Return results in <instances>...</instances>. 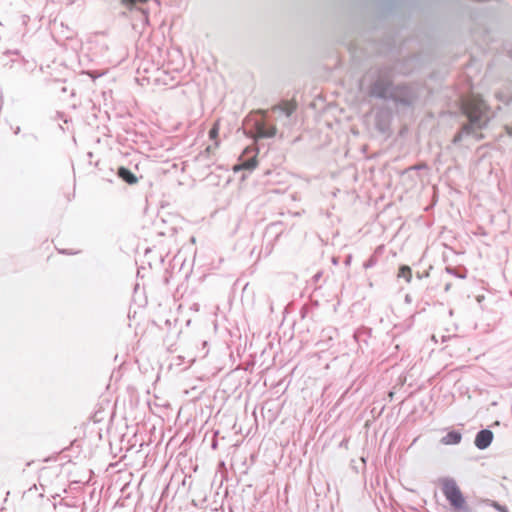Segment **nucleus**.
Listing matches in <instances>:
<instances>
[{"instance_id": "2eb2a0df", "label": "nucleus", "mask_w": 512, "mask_h": 512, "mask_svg": "<svg viewBox=\"0 0 512 512\" xmlns=\"http://www.w3.org/2000/svg\"><path fill=\"white\" fill-rule=\"evenodd\" d=\"M446 272L448 274L453 275L454 277H457L459 279H465L467 277V269L465 266L459 265V266H446L445 268Z\"/></svg>"}, {"instance_id": "aec40b11", "label": "nucleus", "mask_w": 512, "mask_h": 512, "mask_svg": "<svg viewBox=\"0 0 512 512\" xmlns=\"http://www.w3.org/2000/svg\"><path fill=\"white\" fill-rule=\"evenodd\" d=\"M491 506L494 507L499 512H508V508L506 506L501 505L496 501H491Z\"/></svg>"}, {"instance_id": "72a5a7b5", "label": "nucleus", "mask_w": 512, "mask_h": 512, "mask_svg": "<svg viewBox=\"0 0 512 512\" xmlns=\"http://www.w3.org/2000/svg\"><path fill=\"white\" fill-rule=\"evenodd\" d=\"M512 100V97L506 100V104H508Z\"/></svg>"}, {"instance_id": "ddd939ff", "label": "nucleus", "mask_w": 512, "mask_h": 512, "mask_svg": "<svg viewBox=\"0 0 512 512\" xmlns=\"http://www.w3.org/2000/svg\"><path fill=\"white\" fill-rule=\"evenodd\" d=\"M462 440V434L458 430L449 431L444 437L441 438V443L444 445H457Z\"/></svg>"}, {"instance_id": "dca6fc26", "label": "nucleus", "mask_w": 512, "mask_h": 512, "mask_svg": "<svg viewBox=\"0 0 512 512\" xmlns=\"http://www.w3.org/2000/svg\"><path fill=\"white\" fill-rule=\"evenodd\" d=\"M398 277L404 278L407 283L412 280V269L408 265H401L398 270Z\"/></svg>"}, {"instance_id": "6ab92c4d", "label": "nucleus", "mask_w": 512, "mask_h": 512, "mask_svg": "<svg viewBox=\"0 0 512 512\" xmlns=\"http://www.w3.org/2000/svg\"><path fill=\"white\" fill-rule=\"evenodd\" d=\"M159 80L164 84V85H171V87H174L176 85H178V81L177 82H174V77H170L168 73L164 72V76L162 78H159Z\"/></svg>"}, {"instance_id": "bb28decb", "label": "nucleus", "mask_w": 512, "mask_h": 512, "mask_svg": "<svg viewBox=\"0 0 512 512\" xmlns=\"http://www.w3.org/2000/svg\"><path fill=\"white\" fill-rule=\"evenodd\" d=\"M321 276H322V273H321V272H318V273H316V274L313 276V280H314L315 282H317V281L321 278Z\"/></svg>"}, {"instance_id": "9d476101", "label": "nucleus", "mask_w": 512, "mask_h": 512, "mask_svg": "<svg viewBox=\"0 0 512 512\" xmlns=\"http://www.w3.org/2000/svg\"><path fill=\"white\" fill-rule=\"evenodd\" d=\"M391 115L388 111L380 110L375 114V128L380 133H386L390 129Z\"/></svg>"}, {"instance_id": "f3484780", "label": "nucleus", "mask_w": 512, "mask_h": 512, "mask_svg": "<svg viewBox=\"0 0 512 512\" xmlns=\"http://www.w3.org/2000/svg\"><path fill=\"white\" fill-rule=\"evenodd\" d=\"M380 247L375 250V252L363 263V267L365 269H369L374 267L378 262V251Z\"/></svg>"}, {"instance_id": "7ed1b4c3", "label": "nucleus", "mask_w": 512, "mask_h": 512, "mask_svg": "<svg viewBox=\"0 0 512 512\" xmlns=\"http://www.w3.org/2000/svg\"><path fill=\"white\" fill-rule=\"evenodd\" d=\"M393 86V70L383 66L373 73L367 93L372 98L388 101Z\"/></svg>"}, {"instance_id": "c756f323", "label": "nucleus", "mask_w": 512, "mask_h": 512, "mask_svg": "<svg viewBox=\"0 0 512 512\" xmlns=\"http://www.w3.org/2000/svg\"><path fill=\"white\" fill-rule=\"evenodd\" d=\"M332 262H333V264H335V265H336V264L338 263V259H337V258H335V257H333Z\"/></svg>"}, {"instance_id": "412c9836", "label": "nucleus", "mask_w": 512, "mask_h": 512, "mask_svg": "<svg viewBox=\"0 0 512 512\" xmlns=\"http://www.w3.org/2000/svg\"><path fill=\"white\" fill-rule=\"evenodd\" d=\"M426 167V164H417V165H414L412 167H410L411 170H420V169H423Z\"/></svg>"}, {"instance_id": "7c9ffc66", "label": "nucleus", "mask_w": 512, "mask_h": 512, "mask_svg": "<svg viewBox=\"0 0 512 512\" xmlns=\"http://www.w3.org/2000/svg\"><path fill=\"white\" fill-rule=\"evenodd\" d=\"M508 56L512 59V48L508 50Z\"/></svg>"}, {"instance_id": "f8f14e48", "label": "nucleus", "mask_w": 512, "mask_h": 512, "mask_svg": "<svg viewBox=\"0 0 512 512\" xmlns=\"http://www.w3.org/2000/svg\"><path fill=\"white\" fill-rule=\"evenodd\" d=\"M117 176L120 178L123 182L134 185L138 182V177L127 167L120 166L117 170Z\"/></svg>"}, {"instance_id": "1a4fd4ad", "label": "nucleus", "mask_w": 512, "mask_h": 512, "mask_svg": "<svg viewBox=\"0 0 512 512\" xmlns=\"http://www.w3.org/2000/svg\"><path fill=\"white\" fill-rule=\"evenodd\" d=\"M493 438H494V434L490 429H488V428L481 429L480 431H478L476 433V436L474 439V445L479 450H485L491 445Z\"/></svg>"}, {"instance_id": "423d86ee", "label": "nucleus", "mask_w": 512, "mask_h": 512, "mask_svg": "<svg viewBox=\"0 0 512 512\" xmlns=\"http://www.w3.org/2000/svg\"><path fill=\"white\" fill-rule=\"evenodd\" d=\"M148 0H121V3L126 6L129 11L133 14V18L140 21L142 26H145L149 22L148 11L138 4H144Z\"/></svg>"}, {"instance_id": "a211bd4d", "label": "nucleus", "mask_w": 512, "mask_h": 512, "mask_svg": "<svg viewBox=\"0 0 512 512\" xmlns=\"http://www.w3.org/2000/svg\"><path fill=\"white\" fill-rule=\"evenodd\" d=\"M272 110L273 112L284 114L286 117H290L293 112V109L287 105H276L272 108Z\"/></svg>"}, {"instance_id": "4468645a", "label": "nucleus", "mask_w": 512, "mask_h": 512, "mask_svg": "<svg viewBox=\"0 0 512 512\" xmlns=\"http://www.w3.org/2000/svg\"><path fill=\"white\" fill-rule=\"evenodd\" d=\"M11 62H12L11 67H13V65H18V66L23 67L26 72H32L36 67L35 61L27 60L24 57H21L19 59H13Z\"/></svg>"}, {"instance_id": "b1692460", "label": "nucleus", "mask_w": 512, "mask_h": 512, "mask_svg": "<svg viewBox=\"0 0 512 512\" xmlns=\"http://www.w3.org/2000/svg\"><path fill=\"white\" fill-rule=\"evenodd\" d=\"M351 260H352V256H351V255H348V256L345 258V261H344L345 265H346V266L350 265Z\"/></svg>"}, {"instance_id": "f257e3e1", "label": "nucleus", "mask_w": 512, "mask_h": 512, "mask_svg": "<svg viewBox=\"0 0 512 512\" xmlns=\"http://www.w3.org/2000/svg\"><path fill=\"white\" fill-rule=\"evenodd\" d=\"M463 113L468 122L454 135L453 144L461 142L464 136H472L477 141L482 140L484 135L478 130L486 128L491 119L489 106L483 100H472L463 108Z\"/></svg>"}, {"instance_id": "39448f33", "label": "nucleus", "mask_w": 512, "mask_h": 512, "mask_svg": "<svg viewBox=\"0 0 512 512\" xmlns=\"http://www.w3.org/2000/svg\"><path fill=\"white\" fill-rule=\"evenodd\" d=\"M416 99L417 95L409 85L394 84L388 101H392L396 106L411 107Z\"/></svg>"}, {"instance_id": "393cba45", "label": "nucleus", "mask_w": 512, "mask_h": 512, "mask_svg": "<svg viewBox=\"0 0 512 512\" xmlns=\"http://www.w3.org/2000/svg\"><path fill=\"white\" fill-rule=\"evenodd\" d=\"M428 276H429V273H428V272H425L424 274H420L419 272H417V274H416V277H417L418 279H421V278H423V277H428Z\"/></svg>"}, {"instance_id": "2f4dec72", "label": "nucleus", "mask_w": 512, "mask_h": 512, "mask_svg": "<svg viewBox=\"0 0 512 512\" xmlns=\"http://www.w3.org/2000/svg\"><path fill=\"white\" fill-rule=\"evenodd\" d=\"M132 25H133V28H134V29H136V28H137V26H138V24H137V23H135V22H133V24H132Z\"/></svg>"}, {"instance_id": "9b49d317", "label": "nucleus", "mask_w": 512, "mask_h": 512, "mask_svg": "<svg viewBox=\"0 0 512 512\" xmlns=\"http://www.w3.org/2000/svg\"><path fill=\"white\" fill-rule=\"evenodd\" d=\"M209 139L214 141V144L213 145H208L206 147V149L204 150L203 154H206V155H210L211 153H213L214 149L217 148L219 146V139H218V136H219V124L216 122L213 124V126L210 128L209 130Z\"/></svg>"}, {"instance_id": "cd10ccee", "label": "nucleus", "mask_w": 512, "mask_h": 512, "mask_svg": "<svg viewBox=\"0 0 512 512\" xmlns=\"http://www.w3.org/2000/svg\"><path fill=\"white\" fill-rule=\"evenodd\" d=\"M211 447L213 449H216L217 448V440H213L212 444H211Z\"/></svg>"}, {"instance_id": "473e14b6", "label": "nucleus", "mask_w": 512, "mask_h": 512, "mask_svg": "<svg viewBox=\"0 0 512 512\" xmlns=\"http://www.w3.org/2000/svg\"><path fill=\"white\" fill-rule=\"evenodd\" d=\"M20 131V127H17V129L15 130V134H18Z\"/></svg>"}, {"instance_id": "5701e85b", "label": "nucleus", "mask_w": 512, "mask_h": 512, "mask_svg": "<svg viewBox=\"0 0 512 512\" xmlns=\"http://www.w3.org/2000/svg\"><path fill=\"white\" fill-rule=\"evenodd\" d=\"M506 133L512 137V125H506L505 126Z\"/></svg>"}, {"instance_id": "4be33fe9", "label": "nucleus", "mask_w": 512, "mask_h": 512, "mask_svg": "<svg viewBox=\"0 0 512 512\" xmlns=\"http://www.w3.org/2000/svg\"><path fill=\"white\" fill-rule=\"evenodd\" d=\"M60 253L62 254H66V255H73V254H76L77 252H74V251H71V250H59Z\"/></svg>"}, {"instance_id": "20e7f679", "label": "nucleus", "mask_w": 512, "mask_h": 512, "mask_svg": "<svg viewBox=\"0 0 512 512\" xmlns=\"http://www.w3.org/2000/svg\"><path fill=\"white\" fill-rule=\"evenodd\" d=\"M442 492L455 512H471L463 493L454 479L445 478L442 480Z\"/></svg>"}, {"instance_id": "c85d7f7f", "label": "nucleus", "mask_w": 512, "mask_h": 512, "mask_svg": "<svg viewBox=\"0 0 512 512\" xmlns=\"http://www.w3.org/2000/svg\"><path fill=\"white\" fill-rule=\"evenodd\" d=\"M450 288H451V284H450V283H447V284L445 285V291H448Z\"/></svg>"}, {"instance_id": "6e6552de", "label": "nucleus", "mask_w": 512, "mask_h": 512, "mask_svg": "<svg viewBox=\"0 0 512 512\" xmlns=\"http://www.w3.org/2000/svg\"><path fill=\"white\" fill-rule=\"evenodd\" d=\"M372 338V329L369 327L361 326L353 333V339L358 344L359 348L364 352L366 348L370 347V340Z\"/></svg>"}, {"instance_id": "0eeeda50", "label": "nucleus", "mask_w": 512, "mask_h": 512, "mask_svg": "<svg viewBox=\"0 0 512 512\" xmlns=\"http://www.w3.org/2000/svg\"><path fill=\"white\" fill-rule=\"evenodd\" d=\"M257 153L258 150L255 147L248 146L243 150L242 155L239 158L238 168L241 170L253 171L257 164Z\"/></svg>"}, {"instance_id": "f03ea898", "label": "nucleus", "mask_w": 512, "mask_h": 512, "mask_svg": "<svg viewBox=\"0 0 512 512\" xmlns=\"http://www.w3.org/2000/svg\"><path fill=\"white\" fill-rule=\"evenodd\" d=\"M243 131L247 137L254 141L273 138L277 134L276 126L270 123L267 112L263 110L251 113L245 117Z\"/></svg>"}, {"instance_id": "a878e982", "label": "nucleus", "mask_w": 512, "mask_h": 512, "mask_svg": "<svg viewBox=\"0 0 512 512\" xmlns=\"http://www.w3.org/2000/svg\"><path fill=\"white\" fill-rule=\"evenodd\" d=\"M5 54H7V55L13 54V55L19 56V51L18 50H14V51L8 50L5 52Z\"/></svg>"}]
</instances>
